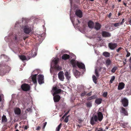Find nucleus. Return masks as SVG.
Returning a JSON list of instances; mask_svg holds the SVG:
<instances>
[{
	"label": "nucleus",
	"instance_id": "nucleus-47",
	"mask_svg": "<svg viewBox=\"0 0 131 131\" xmlns=\"http://www.w3.org/2000/svg\"><path fill=\"white\" fill-rule=\"evenodd\" d=\"M122 49V48L121 47H119L118 49H116L117 52H119V51Z\"/></svg>",
	"mask_w": 131,
	"mask_h": 131
},
{
	"label": "nucleus",
	"instance_id": "nucleus-44",
	"mask_svg": "<svg viewBox=\"0 0 131 131\" xmlns=\"http://www.w3.org/2000/svg\"><path fill=\"white\" fill-rule=\"evenodd\" d=\"M130 53L128 51H127V55H126V57H128L130 55Z\"/></svg>",
	"mask_w": 131,
	"mask_h": 131
},
{
	"label": "nucleus",
	"instance_id": "nucleus-42",
	"mask_svg": "<svg viewBox=\"0 0 131 131\" xmlns=\"http://www.w3.org/2000/svg\"><path fill=\"white\" fill-rule=\"evenodd\" d=\"M55 68L57 70H60L61 69L60 67L59 66H56Z\"/></svg>",
	"mask_w": 131,
	"mask_h": 131
},
{
	"label": "nucleus",
	"instance_id": "nucleus-57",
	"mask_svg": "<svg viewBox=\"0 0 131 131\" xmlns=\"http://www.w3.org/2000/svg\"><path fill=\"white\" fill-rule=\"evenodd\" d=\"M77 21H78V22L79 23H80V21H79V20L78 19L77 20Z\"/></svg>",
	"mask_w": 131,
	"mask_h": 131
},
{
	"label": "nucleus",
	"instance_id": "nucleus-33",
	"mask_svg": "<svg viewBox=\"0 0 131 131\" xmlns=\"http://www.w3.org/2000/svg\"><path fill=\"white\" fill-rule=\"evenodd\" d=\"M75 76L77 77L80 74V72L77 70H76L74 73Z\"/></svg>",
	"mask_w": 131,
	"mask_h": 131
},
{
	"label": "nucleus",
	"instance_id": "nucleus-39",
	"mask_svg": "<svg viewBox=\"0 0 131 131\" xmlns=\"http://www.w3.org/2000/svg\"><path fill=\"white\" fill-rule=\"evenodd\" d=\"M86 94V92L85 91H84L83 93H81L80 94V95L81 96H84Z\"/></svg>",
	"mask_w": 131,
	"mask_h": 131
},
{
	"label": "nucleus",
	"instance_id": "nucleus-32",
	"mask_svg": "<svg viewBox=\"0 0 131 131\" xmlns=\"http://www.w3.org/2000/svg\"><path fill=\"white\" fill-rule=\"evenodd\" d=\"M111 62V60L109 59H107L106 61V65L107 66H108L110 64Z\"/></svg>",
	"mask_w": 131,
	"mask_h": 131
},
{
	"label": "nucleus",
	"instance_id": "nucleus-45",
	"mask_svg": "<svg viewBox=\"0 0 131 131\" xmlns=\"http://www.w3.org/2000/svg\"><path fill=\"white\" fill-rule=\"evenodd\" d=\"M92 92H89V93L87 94L86 95L88 96H90L91 95H92Z\"/></svg>",
	"mask_w": 131,
	"mask_h": 131
},
{
	"label": "nucleus",
	"instance_id": "nucleus-28",
	"mask_svg": "<svg viewBox=\"0 0 131 131\" xmlns=\"http://www.w3.org/2000/svg\"><path fill=\"white\" fill-rule=\"evenodd\" d=\"M59 60V59L58 58H54L53 60V62L54 64L56 65L58 63Z\"/></svg>",
	"mask_w": 131,
	"mask_h": 131
},
{
	"label": "nucleus",
	"instance_id": "nucleus-40",
	"mask_svg": "<svg viewBox=\"0 0 131 131\" xmlns=\"http://www.w3.org/2000/svg\"><path fill=\"white\" fill-rule=\"evenodd\" d=\"M95 74L97 77H99V74L98 72L97 71L96 69L95 71Z\"/></svg>",
	"mask_w": 131,
	"mask_h": 131
},
{
	"label": "nucleus",
	"instance_id": "nucleus-26",
	"mask_svg": "<svg viewBox=\"0 0 131 131\" xmlns=\"http://www.w3.org/2000/svg\"><path fill=\"white\" fill-rule=\"evenodd\" d=\"M122 113H123L125 115H127L128 114L127 112L125 109L123 107H122Z\"/></svg>",
	"mask_w": 131,
	"mask_h": 131
},
{
	"label": "nucleus",
	"instance_id": "nucleus-6",
	"mask_svg": "<svg viewBox=\"0 0 131 131\" xmlns=\"http://www.w3.org/2000/svg\"><path fill=\"white\" fill-rule=\"evenodd\" d=\"M38 80L39 83L41 84L44 83V76L42 74H39L38 76Z\"/></svg>",
	"mask_w": 131,
	"mask_h": 131
},
{
	"label": "nucleus",
	"instance_id": "nucleus-31",
	"mask_svg": "<svg viewBox=\"0 0 131 131\" xmlns=\"http://www.w3.org/2000/svg\"><path fill=\"white\" fill-rule=\"evenodd\" d=\"M62 126L61 123H60L56 128V131H59Z\"/></svg>",
	"mask_w": 131,
	"mask_h": 131
},
{
	"label": "nucleus",
	"instance_id": "nucleus-4",
	"mask_svg": "<svg viewBox=\"0 0 131 131\" xmlns=\"http://www.w3.org/2000/svg\"><path fill=\"white\" fill-rule=\"evenodd\" d=\"M97 116L96 115L93 116L91 118L90 120V123L91 124L93 125L96 124L98 123Z\"/></svg>",
	"mask_w": 131,
	"mask_h": 131
},
{
	"label": "nucleus",
	"instance_id": "nucleus-10",
	"mask_svg": "<svg viewBox=\"0 0 131 131\" xmlns=\"http://www.w3.org/2000/svg\"><path fill=\"white\" fill-rule=\"evenodd\" d=\"M75 14L79 18H81L82 17V12L80 9H77L76 10Z\"/></svg>",
	"mask_w": 131,
	"mask_h": 131
},
{
	"label": "nucleus",
	"instance_id": "nucleus-41",
	"mask_svg": "<svg viewBox=\"0 0 131 131\" xmlns=\"http://www.w3.org/2000/svg\"><path fill=\"white\" fill-rule=\"evenodd\" d=\"M107 92H104L103 93V95L104 97H105L107 96Z\"/></svg>",
	"mask_w": 131,
	"mask_h": 131
},
{
	"label": "nucleus",
	"instance_id": "nucleus-19",
	"mask_svg": "<svg viewBox=\"0 0 131 131\" xmlns=\"http://www.w3.org/2000/svg\"><path fill=\"white\" fill-rule=\"evenodd\" d=\"M14 112L15 114L20 115L21 113V110L19 108L17 107L15 109Z\"/></svg>",
	"mask_w": 131,
	"mask_h": 131
},
{
	"label": "nucleus",
	"instance_id": "nucleus-29",
	"mask_svg": "<svg viewBox=\"0 0 131 131\" xmlns=\"http://www.w3.org/2000/svg\"><path fill=\"white\" fill-rule=\"evenodd\" d=\"M103 55L106 57H108L110 56V53L107 52H104L103 53Z\"/></svg>",
	"mask_w": 131,
	"mask_h": 131
},
{
	"label": "nucleus",
	"instance_id": "nucleus-14",
	"mask_svg": "<svg viewBox=\"0 0 131 131\" xmlns=\"http://www.w3.org/2000/svg\"><path fill=\"white\" fill-rule=\"evenodd\" d=\"M101 25L99 23L96 22L95 23L94 28L96 30H99L101 29Z\"/></svg>",
	"mask_w": 131,
	"mask_h": 131
},
{
	"label": "nucleus",
	"instance_id": "nucleus-49",
	"mask_svg": "<svg viewBox=\"0 0 131 131\" xmlns=\"http://www.w3.org/2000/svg\"><path fill=\"white\" fill-rule=\"evenodd\" d=\"M40 128V126H38L37 127V128L36 129V130H39Z\"/></svg>",
	"mask_w": 131,
	"mask_h": 131
},
{
	"label": "nucleus",
	"instance_id": "nucleus-37",
	"mask_svg": "<svg viewBox=\"0 0 131 131\" xmlns=\"http://www.w3.org/2000/svg\"><path fill=\"white\" fill-rule=\"evenodd\" d=\"M117 69V68L116 67H114L112 69L111 72L113 73H114Z\"/></svg>",
	"mask_w": 131,
	"mask_h": 131
},
{
	"label": "nucleus",
	"instance_id": "nucleus-5",
	"mask_svg": "<svg viewBox=\"0 0 131 131\" xmlns=\"http://www.w3.org/2000/svg\"><path fill=\"white\" fill-rule=\"evenodd\" d=\"M21 87L22 90L24 91H27L30 89L29 85L28 84L26 83L22 84Z\"/></svg>",
	"mask_w": 131,
	"mask_h": 131
},
{
	"label": "nucleus",
	"instance_id": "nucleus-30",
	"mask_svg": "<svg viewBox=\"0 0 131 131\" xmlns=\"http://www.w3.org/2000/svg\"><path fill=\"white\" fill-rule=\"evenodd\" d=\"M93 80V82L95 84L97 83V79L96 77V76L94 75H93L92 76Z\"/></svg>",
	"mask_w": 131,
	"mask_h": 131
},
{
	"label": "nucleus",
	"instance_id": "nucleus-20",
	"mask_svg": "<svg viewBox=\"0 0 131 131\" xmlns=\"http://www.w3.org/2000/svg\"><path fill=\"white\" fill-rule=\"evenodd\" d=\"M70 56L69 55L67 54H63L62 57V59L66 60L70 58Z\"/></svg>",
	"mask_w": 131,
	"mask_h": 131
},
{
	"label": "nucleus",
	"instance_id": "nucleus-54",
	"mask_svg": "<svg viewBox=\"0 0 131 131\" xmlns=\"http://www.w3.org/2000/svg\"><path fill=\"white\" fill-rule=\"evenodd\" d=\"M5 56V55L4 54H2L1 56V58H2L1 57L2 56H3L4 57Z\"/></svg>",
	"mask_w": 131,
	"mask_h": 131
},
{
	"label": "nucleus",
	"instance_id": "nucleus-21",
	"mask_svg": "<svg viewBox=\"0 0 131 131\" xmlns=\"http://www.w3.org/2000/svg\"><path fill=\"white\" fill-rule=\"evenodd\" d=\"M102 100L101 98H96L95 103L97 104H100L102 103Z\"/></svg>",
	"mask_w": 131,
	"mask_h": 131
},
{
	"label": "nucleus",
	"instance_id": "nucleus-43",
	"mask_svg": "<svg viewBox=\"0 0 131 131\" xmlns=\"http://www.w3.org/2000/svg\"><path fill=\"white\" fill-rule=\"evenodd\" d=\"M112 15V14L111 13H110L107 16V17L109 18H110L111 16Z\"/></svg>",
	"mask_w": 131,
	"mask_h": 131
},
{
	"label": "nucleus",
	"instance_id": "nucleus-15",
	"mask_svg": "<svg viewBox=\"0 0 131 131\" xmlns=\"http://www.w3.org/2000/svg\"><path fill=\"white\" fill-rule=\"evenodd\" d=\"M97 117L98 121L100 122L101 121L103 118V115L101 112H99L97 113Z\"/></svg>",
	"mask_w": 131,
	"mask_h": 131
},
{
	"label": "nucleus",
	"instance_id": "nucleus-24",
	"mask_svg": "<svg viewBox=\"0 0 131 131\" xmlns=\"http://www.w3.org/2000/svg\"><path fill=\"white\" fill-rule=\"evenodd\" d=\"M96 98V96L94 95L89 97L87 99V100L89 101L95 99Z\"/></svg>",
	"mask_w": 131,
	"mask_h": 131
},
{
	"label": "nucleus",
	"instance_id": "nucleus-46",
	"mask_svg": "<svg viewBox=\"0 0 131 131\" xmlns=\"http://www.w3.org/2000/svg\"><path fill=\"white\" fill-rule=\"evenodd\" d=\"M124 22V19L123 18L122 19V22H121L120 23L121 24V25H122L123 24V23Z\"/></svg>",
	"mask_w": 131,
	"mask_h": 131
},
{
	"label": "nucleus",
	"instance_id": "nucleus-25",
	"mask_svg": "<svg viewBox=\"0 0 131 131\" xmlns=\"http://www.w3.org/2000/svg\"><path fill=\"white\" fill-rule=\"evenodd\" d=\"M7 120L5 115H3L2 117V122H6Z\"/></svg>",
	"mask_w": 131,
	"mask_h": 131
},
{
	"label": "nucleus",
	"instance_id": "nucleus-11",
	"mask_svg": "<svg viewBox=\"0 0 131 131\" xmlns=\"http://www.w3.org/2000/svg\"><path fill=\"white\" fill-rule=\"evenodd\" d=\"M53 99L54 102H59L61 99V97L58 95L56 94L53 96Z\"/></svg>",
	"mask_w": 131,
	"mask_h": 131
},
{
	"label": "nucleus",
	"instance_id": "nucleus-36",
	"mask_svg": "<svg viewBox=\"0 0 131 131\" xmlns=\"http://www.w3.org/2000/svg\"><path fill=\"white\" fill-rule=\"evenodd\" d=\"M102 69H103V72H105L106 71V69L105 67H101L99 69V70L101 71Z\"/></svg>",
	"mask_w": 131,
	"mask_h": 131
},
{
	"label": "nucleus",
	"instance_id": "nucleus-48",
	"mask_svg": "<svg viewBox=\"0 0 131 131\" xmlns=\"http://www.w3.org/2000/svg\"><path fill=\"white\" fill-rule=\"evenodd\" d=\"M70 110H69V111H68L65 114H64V116H67L68 114V113L69 112H70Z\"/></svg>",
	"mask_w": 131,
	"mask_h": 131
},
{
	"label": "nucleus",
	"instance_id": "nucleus-22",
	"mask_svg": "<svg viewBox=\"0 0 131 131\" xmlns=\"http://www.w3.org/2000/svg\"><path fill=\"white\" fill-rule=\"evenodd\" d=\"M70 73L67 71L65 72V75L66 78L68 80H69L71 78V76L70 75Z\"/></svg>",
	"mask_w": 131,
	"mask_h": 131
},
{
	"label": "nucleus",
	"instance_id": "nucleus-23",
	"mask_svg": "<svg viewBox=\"0 0 131 131\" xmlns=\"http://www.w3.org/2000/svg\"><path fill=\"white\" fill-rule=\"evenodd\" d=\"M19 57L20 59H21L22 61H24L27 60L26 58L24 55H20L19 56Z\"/></svg>",
	"mask_w": 131,
	"mask_h": 131
},
{
	"label": "nucleus",
	"instance_id": "nucleus-53",
	"mask_svg": "<svg viewBox=\"0 0 131 131\" xmlns=\"http://www.w3.org/2000/svg\"><path fill=\"white\" fill-rule=\"evenodd\" d=\"M18 125L17 124L15 126V129H16L17 128V127L18 126Z\"/></svg>",
	"mask_w": 131,
	"mask_h": 131
},
{
	"label": "nucleus",
	"instance_id": "nucleus-35",
	"mask_svg": "<svg viewBox=\"0 0 131 131\" xmlns=\"http://www.w3.org/2000/svg\"><path fill=\"white\" fill-rule=\"evenodd\" d=\"M113 26H114L115 27H117L118 26H119L121 25V24L120 23H115L113 24Z\"/></svg>",
	"mask_w": 131,
	"mask_h": 131
},
{
	"label": "nucleus",
	"instance_id": "nucleus-3",
	"mask_svg": "<svg viewBox=\"0 0 131 131\" xmlns=\"http://www.w3.org/2000/svg\"><path fill=\"white\" fill-rule=\"evenodd\" d=\"M23 29L24 33L27 34H29L32 31L31 27L27 25L24 26Z\"/></svg>",
	"mask_w": 131,
	"mask_h": 131
},
{
	"label": "nucleus",
	"instance_id": "nucleus-38",
	"mask_svg": "<svg viewBox=\"0 0 131 131\" xmlns=\"http://www.w3.org/2000/svg\"><path fill=\"white\" fill-rule=\"evenodd\" d=\"M69 115L67 116L65 118L64 120V122L66 123H67L69 121Z\"/></svg>",
	"mask_w": 131,
	"mask_h": 131
},
{
	"label": "nucleus",
	"instance_id": "nucleus-9",
	"mask_svg": "<svg viewBox=\"0 0 131 131\" xmlns=\"http://www.w3.org/2000/svg\"><path fill=\"white\" fill-rule=\"evenodd\" d=\"M52 90L54 91V92L53 94V96H54L57 94L60 93L62 91V90L61 89H57L56 87H53Z\"/></svg>",
	"mask_w": 131,
	"mask_h": 131
},
{
	"label": "nucleus",
	"instance_id": "nucleus-2",
	"mask_svg": "<svg viewBox=\"0 0 131 131\" xmlns=\"http://www.w3.org/2000/svg\"><path fill=\"white\" fill-rule=\"evenodd\" d=\"M70 62L73 67H76V65H77L80 69L83 70L85 69V65L82 63L78 61L76 62L75 60L73 59L71 60Z\"/></svg>",
	"mask_w": 131,
	"mask_h": 131
},
{
	"label": "nucleus",
	"instance_id": "nucleus-27",
	"mask_svg": "<svg viewBox=\"0 0 131 131\" xmlns=\"http://www.w3.org/2000/svg\"><path fill=\"white\" fill-rule=\"evenodd\" d=\"M86 106L88 107H90L92 106V103L90 102H88L86 103Z\"/></svg>",
	"mask_w": 131,
	"mask_h": 131
},
{
	"label": "nucleus",
	"instance_id": "nucleus-16",
	"mask_svg": "<svg viewBox=\"0 0 131 131\" xmlns=\"http://www.w3.org/2000/svg\"><path fill=\"white\" fill-rule=\"evenodd\" d=\"M125 84L123 82L120 83L119 84L118 89V90H121L124 88V87Z\"/></svg>",
	"mask_w": 131,
	"mask_h": 131
},
{
	"label": "nucleus",
	"instance_id": "nucleus-59",
	"mask_svg": "<svg viewBox=\"0 0 131 131\" xmlns=\"http://www.w3.org/2000/svg\"><path fill=\"white\" fill-rule=\"evenodd\" d=\"M2 101V98L1 96H0V102Z\"/></svg>",
	"mask_w": 131,
	"mask_h": 131
},
{
	"label": "nucleus",
	"instance_id": "nucleus-12",
	"mask_svg": "<svg viewBox=\"0 0 131 131\" xmlns=\"http://www.w3.org/2000/svg\"><path fill=\"white\" fill-rule=\"evenodd\" d=\"M109 48L111 50H113L117 46V44L116 43H110L108 45Z\"/></svg>",
	"mask_w": 131,
	"mask_h": 131
},
{
	"label": "nucleus",
	"instance_id": "nucleus-55",
	"mask_svg": "<svg viewBox=\"0 0 131 131\" xmlns=\"http://www.w3.org/2000/svg\"><path fill=\"white\" fill-rule=\"evenodd\" d=\"M66 116H64V115L62 117V118L63 119Z\"/></svg>",
	"mask_w": 131,
	"mask_h": 131
},
{
	"label": "nucleus",
	"instance_id": "nucleus-50",
	"mask_svg": "<svg viewBox=\"0 0 131 131\" xmlns=\"http://www.w3.org/2000/svg\"><path fill=\"white\" fill-rule=\"evenodd\" d=\"M47 124V123L46 122H45V123L44 124L43 126V128H44L45 127L46 125Z\"/></svg>",
	"mask_w": 131,
	"mask_h": 131
},
{
	"label": "nucleus",
	"instance_id": "nucleus-34",
	"mask_svg": "<svg viewBox=\"0 0 131 131\" xmlns=\"http://www.w3.org/2000/svg\"><path fill=\"white\" fill-rule=\"evenodd\" d=\"M115 79V76H113L111 78V80L110 81V82L111 83H112L113 81Z\"/></svg>",
	"mask_w": 131,
	"mask_h": 131
},
{
	"label": "nucleus",
	"instance_id": "nucleus-13",
	"mask_svg": "<svg viewBox=\"0 0 131 131\" xmlns=\"http://www.w3.org/2000/svg\"><path fill=\"white\" fill-rule=\"evenodd\" d=\"M102 35L103 37H109L111 36V34L108 32L103 31L102 32Z\"/></svg>",
	"mask_w": 131,
	"mask_h": 131
},
{
	"label": "nucleus",
	"instance_id": "nucleus-64",
	"mask_svg": "<svg viewBox=\"0 0 131 131\" xmlns=\"http://www.w3.org/2000/svg\"><path fill=\"white\" fill-rule=\"evenodd\" d=\"M17 38L16 36L15 37V40H17Z\"/></svg>",
	"mask_w": 131,
	"mask_h": 131
},
{
	"label": "nucleus",
	"instance_id": "nucleus-60",
	"mask_svg": "<svg viewBox=\"0 0 131 131\" xmlns=\"http://www.w3.org/2000/svg\"><path fill=\"white\" fill-rule=\"evenodd\" d=\"M129 60L130 62H131V57L130 58Z\"/></svg>",
	"mask_w": 131,
	"mask_h": 131
},
{
	"label": "nucleus",
	"instance_id": "nucleus-61",
	"mask_svg": "<svg viewBox=\"0 0 131 131\" xmlns=\"http://www.w3.org/2000/svg\"><path fill=\"white\" fill-rule=\"evenodd\" d=\"M70 3L71 4L72 2V0H70Z\"/></svg>",
	"mask_w": 131,
	"mask_h": 131
},
{
	"label": "nucleus",
	"instance_id": "nucleus-63",
	"mask_svg": "<svg viewBox=\"0 0 131 131\" xmlns=\"http://www.w3.org/2000/svg\"><path fill=\"white\" fill-rule=\"evenodd\" d=\"M123 4L124 5H125V6H126V3H123Z\"/></svg>",
	"mask_w": 131,
	"mask_h": 131
},
{
	"label": "nucleus",
	"instance_id": "nucleus-58",
	"mask_svg": "<svg viewBox=\"0 0 131 131\" xmlns=\"http://www.w3.org/2000/svg\"><path fill=\"white\" fill-rule=\"evenodd\" d=\"M129 68L131 70V65H129Z\"/></svg>",
	"mask_w": 131,
	"mask_h": 131
},
{
	"label": "nucleus",
	"instance_id": "nucleus-51",
	"mask_svg": "<svg viewBox=\"0 0 131 131\" xmlns=\"http://www.w3.org/2000/svg\"><path fill=\"white\" fill-rule=\"evenodd\" d=\"M122 15V14H121L120 13V11L119 12H118V16H119L121 15Z\"/></svg>",
	"mask_w": 131,
	"mask_h": 131
},
{
	"label": "nucleus",
	"instance_id": "nucleus-1",
	"mask_svg": "<svg viewBox=\"0 0 131 131\" xmlns=\"http://www.w3.org/2000/svg\"><path fill=\"white\" fill-rule=\"evenodd\" d=\"M0 75H3L10 70L9 66L7 65L3 62H1L0 64Z\"/></svg>",
	"mask_w": 131,
	"mask_h": 131
},
{
	"label": "nucleus",
	"instance_id": "nucleus-62",
	"mask_svg": "<svg viewBox=\"0 0 131 131\" xmlns=\"http://www.w3.org/2000/svg\"><path fill=\"white\" fill-rule=\"evenodd\" d=\"M102 131V130H100V129H98L97 130V131Z\"/></svg>",
	"mask_w": 131,
	"mask_h": 131
},
{
	"label": "nucleus",
	"instance_id": "nucleus-17",
	"mask_svg": "<svg viewBox=\"0 0 131 131\" xmlns=\"http://www.w3.org/2000/svg\"><path fill=\"white\" fill-rule=\"evenodd\" d=\"M88 25L90 28H93L94 26V23L91 20H90L88 23Z\"/></svg>",
	"mask_w": 131,
	"mask_h": 131
},
{
	"label": "nucleus",
	"instance_id": "nucleus-56",
	"mask_svg": "<svg viewBox=\"0 0 131 131\" xmlns=\"http://www.w3.org/2000/svg\"><path fill=\"white\" fill-rule=\"evenodd\" d=\"M129 22L130 24L131 25V19L129 21Z\"/></svg>",
	"mask_w": 131,
	"mask_h": 131
},
{
	"label": "nucleus",
	"instance_id": "nucleus-52",
	"mask_svg": "<svg viewBox=\"0 0 131 131\" xmlns=\"http://www.w3.org/2000/svg\"><path fill=\"white\" fill-rule=\"evenodd\" d=\"M28 128L27 126H25L24 127L25 129H27Z\"/></svg>",
	"mask_w": 131,
	"mask_h": 131
},
{
	"label": "nucleus",
	"instance_id": "nucleus-18",
	"mask_svg": "<svg viewBox=\"0 0 131 131\" xmlns=\"http://www.w3.org/2000/svg\"><path fill=\"white\" fill-rule=\"evenodd\" d=\"M37 74H35L33 75L32 77V80L34 83L35 84L37 83Z\"/></svg>",
	"mask_w": 131,
	"mask_h": 131
},
{
	"label": "nucleus",
	"instance_id": "nucleus-8",
	"mask_svg": "<svg viewBox=\"0 0 131 131\" xmlns=\"http://www.w3.org/2000/svg\"><path fill=\"white\" fill-rule=\"evenodd\" d=\"M63 72L62 71H60L58 73V77L60 80L63 81L64 78L63 75Z\"/></svg>",
	"mask_w": 131,
	"mask_h": 131
},
{
	"label": "nucleus",
	"instance_id": "nucleus-7",
	"mask_svg": "<svg viewBox=\"0 0 131 131\" xmlns=\"http://www.w3.org/2000/svg\"><path fill=\"white\" fill-rule=\"evenodd\" d=\"M121 102H122L124 107H126L128 105V100L126 98H123Z\"/></svg>",
	"mask_w": 131,
	"mask_h": 131
}]
</instances>
